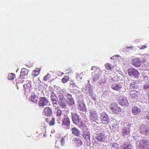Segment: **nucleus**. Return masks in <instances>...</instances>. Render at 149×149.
I'll return each instance as SVG.
<instances>
[{
	"mask_svg": "<svg viewBox=\"0 0 149 149\" xmlns=\"http://www.w3.org/2000/svg\"><path fill=\"white\" fill-rule=\"evenodd\" d=\"M70 118L67 114L66 113L64 114L63 118L62 120V126L66 127L67 129H69L70 128Z\"/></svg>",
	"mask_w": 149,
	"mask_h": 149,
	"instance_id": "f257e3e1",
	"label": "nucleus"
},
{
	"mask_svg": "<svg viewBox=\"0 0 149 149\" xmlns=\"http://www.w3.org/2000/svg\"><path fill=\"white\" fill-rule=\"evenodd\" d=\"M109 108L111 111L114 114H118L122 112L121 108L118 107V104L116 103L110 104Z\"/></svg>",
	"mask_w": 149,
	"mask_h": 149,
	"instance_id": "f03ea898",
	"label": "nucleus"
},
{
	"mask_svg": "<svg viewBox=\"0 0 149 149\" xmlns=\"http://www.w3.org/2000/svg\"><path fill=\"white\" fill-rule=\"evenodd\" d=\"M118 102L120 105L126 107L128 106L129 103L126 97L123 95L120 96L118 100Z\"/></svg>",
	"mask_w": 149,
	"mask_h": 149,
	"instance_id": "7ed1b4c3",
	"label": "nucleus"
},
{
	"mask_svg": "<svg viewBox=\"0 0 149 149\" xmlns=\"http://www.w3.org/2000/svg\"><path fill=\"white\" fill-rule=\"evenodd\" d=\"M128 73L130 77L134 78H138L139 75L138 71L132 68H129L128 70Z\"/></svg>",
	"mask_w": 149,
	"mask_h": 149,
	"instance_id": "20e7f679",
	"label": "nucleus"
},
{
	"mask_svg": "<svg viewBox=\"0 0 149 149\" xmlns=\"http://www.w3.org/2000/svg\"><path fill=\"white\" fill-rule=\"evenodd\" d=\"M140 133L145 135H149V127L146 125L142 124L139 127Z\"/></svg>",
	"mask_w": 149,
	"mask_h": 149,
	"instance_id": "39448f33",
	"label": "nucleus"
},
{
	"mask_svg": "<svg viewBox=\"0 0 149 149\" xmlns=\"http://www.w3.org/2000/svg\"><path fill=\"white\" fill-rule=\"evenodd\" d=\"M100 119L102 123L103 124H107L109 122L108 115L105 112H102L101 113Z\"/></svg>",
	"mask_w": 149,
	"mask_h": 149,
	"instance_id": "423d86ee",
	"label": "nucleus"
},
{
	"mask_svg": "<svg viewBox=\"0 0 149 149\" xmlns=\"http://www.w3.org/2000/svg\"><path fill=\"white\" fill-rule=\"evenodd\" d=\"M132 65L135 67H140L141 65V62L139 57H135L133 58L131 61Z\"/></svg>",
	"mask_w": 149,
	"mask_h": 149,
	"instance_id": "0eeeda50",
	"label": "nucleus"
},
{
	"mask_svg": "<svg viewBox=\"0 0 149 149\" xmlns=\"http://www.w3.org/2000/svg\"><path fill=\"white\" fill-rule=\"evenodd\" d=\"M50 97L51 100L52 102L53 106L56 107V105L58 104V98L53 91L51 93L50 95Z\"/></svg>",
	"mask_w": 149,
	"mask_h": 149,
	"instance_id": "6e6552de",
	"label": "nucleus"
},
{
	"mask_svg": "<svg viewBox=\"0 0 149 149\" xmlns=\"http://www.w3.org/2000/svg\"><path fill=\"white\" fill-rule=\"evenodd\" d=\"M40 98L38 102V105L40 107H43L47 104L48 101L47 98L44 97H40Z\"/></svg>",
	"mask_w": 149,
	"mask_h": 149,
	"instance_id": "1a4fd4ad",
	"label": "nucleus"
},
{
	"mask_svg": "<svg viewBox=\"0 0 149 149\" xmlns=\"http://www.w3.org/2000/svg\"><path fill=\"white\" fill-rule=\"evenodd\" d=\"M66 102L69 105H72L74 103V100L72 97V95L70 94H68L66 95Z\"/></svg>",
	"mask_w": 149,
	"mask_h": 149,
	"instance_id": "9d476101",
	"label": "nucleus"
},
{
	"mask_svg": "<svg viewBox=\"0 0 149 149\" xmlns=\"http://www.w3.org/2000/svg\"><path fill=\"white\" fill-rule=\"evenodd\" d=\"M96 138L98 141L100 142H103L106 139L105 134L104 133H99L97 134Z\"/></svg>",
	"mask_w": 149,
	"mask_h": 149,
	"instance_id": "9b49d317",
	"label": "nucleus"
},
{
	"mask_svg": "<svg viewBox=\"0 0 149 149\" xmlns=\"http://www.w3.org/2000/svg\"><path fill=\"white\" fill-rule=\"evenodd\" d=\"M78 108L80 111L83 112H86L87 109L84 103L81 101L78 102Z\"/></svg>",
	"mask_w": 149,
	"mask_h": 149,
	"instance_id": "f8f14e48",
	"label": "nucleus"
},
{
	"mask_svg": "<svg viewBox=\"0 0 149 149\" xmlns=\"http://www.w3.org/2000/svg\"><path fill=\"white\" fill-rule=\"evenodd\" d=\"M57 95L58 97V102L65 100L64 97L65 93L64 91L61 90L59 91L57 93Z\"/></svg>",
	"mask_w": 149,
	"mask_h": 149,
	"instance_id": "ddd939ff",
	"label": "nucleus"
},
{
	"mask_svg": "<svg viewBox=\"0 0 149 149\" xmlns=\"http://www.w3.org/2000/svg\"><path fill=\"white\" fill-rule=\"evenodd\" d=\"M129 95L130 97L133 99L137 98L139 95V93L138 91L133 90L130 91Z\"/></svg>",
	"mask_w": 149,
	"mask_h": 149,
	"instance_id": "4468645a",
	"label": "nucleus"
},
{
	"mask_svg": "<svg viewBox=\"0 0 149 149\" xmlns=\"http://www.w3.org/2000/svg\"><path fill=\"white\" fill-rule=\"evenodd\" d=\"M72 118L74 124H78L79 122V116L76 113H71Z\"/></svg>",
	"mask_w": 149,
	"mask_h": 149,
	"instance_id": "2eb2a0df",
	"label": "nucleus"
},
{
	"mask_svg": "<svg viewBox=\"0 0 149 149\" xmlns=\"http://www.w3.org/2000/svg\"><path fill=\"white\" fill-rule=\"evenodd\" d=\"M130 130L129 127H125L123 128L122 134L124 137L129 135L130 134Z\"/></svg>",
	"mask_w": 149,
	"mask_h": 149,
	"instance_id": "dca6fc26",
	"label": "nucleus"
},
{
	"mask_svg": "<svg viewBox=\"0 0 149 149\" xmlns=\"http://www.w3.org/2000/svg\"><path fill=\"white\" fill-rule=\"evenodd\" d=\"M132 114L134 115H137L140 113L141 109L136 106H134L132 108Z\"/></svg>",
	"mask_w": 149,
	"mask_h": 149,
	"instance_id": "f3484780",
	"label": "nucleus"
},
{
	"mask_svg": "<svg viewBox=\"0 0 149 149\" xmlns=\"http://www.w3.org/2000/svg\"><path fill=\"white\" fill-rule=\"evenodd\" d=\"M43 112L45 116H51L52 113V109L49 107H46L44 109Z\"/></svg>",
	"mask_w": 149,
	"mask_h": 149,
	"instance_id": "a211bd4d",
	"label": "nucleus"
},
{
	"mask_svg": "<svg viewBox=\"0 0 149 149\" xmlns=\"http://www.w3.org/2000/svg\"><path fill=\"white\" fill-rule=\"evenodd\" d=\"M89 116L91 119L92 120H95L97 119L98 116L96 111H91L89 113Z\"/></svg>",
	"mask_w": 149,
	"mask_h": 149,
	"instance_id": "6ab92c4d",
	"label": "nucleus"
},
{
	"mask_svg": "<svg viewBox=\"0 0 149 149\" xmlns=\"http://www.w3.org/2000/svg\"><path fill=\"white\" fill-rule=\"evenodd\" d=\"M121 149H132V146L127 142H124L120 145Z\"/></svg>",
	"mask_w": 149,
	"mask_h": 149,
	"instance_id": "aec40b11",
	"label": "nucleus"
},
{
	"mask_svg": "<svg viewBox=\"0 0 149 149\" xmlns=\"http://www.w3.org/2000/svg\"><path fill=\"white\" fill-rule=\"evenodd\" d=\"M111 88L114 90L118 91L121 89L122 87L120 84H118L116 83H114L111 85Z\"/></svg>",
	"mask_w": 149,
	"mask_h": 149,
	"instance_id": "412c9836",
	"label": "nucleus"
},
{
	"mask_svg": "<svg viewBox=\"0 0 149 149\" xmlns=\"http://www.w3.org/2000/svg\"><path fill=\"white\" fill-rule=\"evenodd\" d=\"M72 132L75 136H79L80 134V132L76 127H74L71 129Z\"/></svg>",
	"mask_w": 149,
	"mask_h": 149,
	"instance_id": "4be33fe9",
	"label": "nucleus"
},
{
	"mask_svg": "<svg viewBox=\"0 0 149 149\" xmlns=\"http://www.w3.org/2000/svg\"><path fill=\"white\" fill-rule=\"evenodd\" d=\"M54 111L55 113L57 116H60L62 114V111L60 109V107H58L54 109Z\"/></svg>",
	"mask_w": 149,
	"mask_h": 149,
	"instance_id": "5701e85b",
	"label": "nucleus"
},
{
	"mask_svg": "<svg viewBox=\"0 0 149 149\" xmlns=\"http://www.w3.org/2000/svg\"><path fill=\"white\" fill-rule=\"evenodd\" d=\"M149 141L147 140H143L140 141L139 146L149 147Z\"/></svg>",
	"mask_w": 149,
	"mask_h": 149,
	"instance_id": "b1692460",
	"label": "nucleus"
},
{
	"mask_svg": "<svg viewBox=\"0 0 149 149\" xmlns=\"http://www.w3.org/2000/svg\"><path fill=\"white\" fill-rule=\"evenodd\" d=\"M59 106L65 109L67 107V104L65 100L58 101Z\"/></svg>",
	"mask_w": 149,
	"mask_h": 149,
	"instance_id": "393cba45",
	"label": "nucleus"
},
{
	"mask_svg": "<svg viewBox=\"0 0 149 149\" xmlns=\"http://www.w3.org/2000/svg\"><path fill=\"white\" fill-rule=\"evenodd\" d=\"M38 99V97L35 95H32L29 97V100L31 102L35 103L37 102Z\"/></svg>",
	"mask_w": 149,
	"mask_h": 149,
	"instance_id": "a878e982",
	"label": "nucleus"
},
{
	"mask_svg": "<svg viewBox=\"0 0 149 149\" xmlns=\"http://www.w3.org/2000/svg\"><path fill=\"white\" fill-rule=\"evenodd\" d=\"M83 137L86 140L88 141L90 140V133L89 132L85 131L83 134Z\"/></svg>",
	"mask_w": 149,
	"mask_h": 149,
	"instance_id": "bb28decb",
	"label": "nucleus"
},
{
	"mask_svg": "<svg viewBox=\"0 0 149 149\" xmlns=\"http://www.w3.org/2000/svg\"><path fill=\"white\" fill-rule=\"evenodd\" d=\"M138 87V83L135 82H132L130 85V88L131 89L137 88Z\"/></svg>",
	"mask_w": 149,
	"mask_h": 149,
	"instance_id": "cd10ccee",
	"label": "nucleus"
},
{
	"mask_svg": "<svg viewBox=\"0 0 149 149\" xmlns=\"http://www.w3.org/2000/svg\"><path fill=\"white\" fill-rule=\"evenodd\" d=\"M40 70L38 68H36L32 72V75L34 77L37 76L40 73Z\"/></svg>",
	"mask_w": 149,
	"mask_h": 149,
	"instance_id": "c85d7f7f",
	"label": "nucleus"
},
{
	"mask_svg": "<svg viewBox=\"0 0 149 149\" xmlns=\"http://www.w3.org/2000/svg\"><path fill=\"white\" fill-rule=\"evenodd\" d=\"M77 125H78V127L82 130L84 129L85 127H86L84 124V123L83 121L81 120L80 121H79V123Z\"/></svg>",
	"mask_w": 149,
	"mask_h": 149,
	"instance_id": "c756f323",
	"label": "nucleus"
},
{
	"mask_svg": "<svg viewBox=\"0 0 149 149\" xmlns=\"http://www.w3.org/2000/svg\"><path fill=\"white\" fill-rule=\"evenodd\" d=\"M69 80V78L68 76H65L61 79L62 82L64 84L66 83Z\"/></svg>",
	"mask_w": 149,
	"mask_h": 149,
	"instance_id": "7c9ffc66",
	"label": "nucleus"
},
{
	"mask_svg": "<svg viewBox=\"0 0 149 149\" xmlns=\"http://www.w3.org/2000/svg\"><path fill=\"white\" fill-rule=\"evenodd\" d=\"M23 86L25 89L30 90L31 89V85L30 83H28L26 84H24Z\"/></svg>",
	"mask_w": 149,
	"mask_h": 149,
	"instance_id": "2f4dec72",
	"label": "nucleus"
},
{
	"mask_svg": "<svg viewBox=\"0 0 149 149\" xmlns=\"http://www.w3.org/2000/svg\"><path fill=\"white\" fill-rule=\"evenodd\" d=\"M112 149H119V145L116 143H113L111 146Z\"/></svg>",
	"mask_w": 149,
	"mask_h": 149,
	"instance_id": "473e14b6",
	"label": "nucleus"
},
{
	"mask_svg": "<svg viewBox=\"0 0 149 149\" xmlns=\"http://www.w3.org/2000/svg\"><path fill=\"white\" fill-rule=\"evenodd\" d=\"M15 78V75L13 73L9 74L8 76V79L9 80H13Z\"/></svg>",
	"mask_w": 149,
	"mask_h": 149,
	"instance_id": "72a5a7b5",
	"label": "nucleus"
},
{
	"mask_svg": "<svg viewBox=\"0 0 149 149\" xmlns=\"http://www.w3.org/2000/svg\"><path fill=\"white\" fill-rule=\"evenodd\" d=\"M100 77V74L98 73L95 74L93 75V79L94 81L97 80Z\"/></svg>",
	"mask_w": 149,
	"mask_h": 149,
	"instance_id": "f704fd0d",
	"label": "nucleus"
},
{
	"mask_svg": "<svg viewBox=\"0 0 149 149\" xmlns=\"http://www.w3.org/2000/svg\"><path fill=\"white\" fill-rule=\"evenodd\" d=\"M27 69H22L20 73V75L22 76H24L27 74Z\"/></svg>",
	"mask_w": 149,
	"mask_h": 149,
	"instance_id": "c9c22d12",
	"label": "nucleus"
},
{
	"mask_svg": "<svg viewBox=\"0 0 149 149\" xmlns=\"http://www.w3.org/2000/svg\"><path fill=\"white\" fill-rule=\"evenodd\" d=\"M55 123V119L54 117L52 118V120L49 123L50 126H52L54 125Z\"/></svg>",
	"mask_w": 149,
	"mask_h": 149,
	"instance_id": "e433bc0d",
	"label": "nucleus"
},
{
	"mask_svg": "<svg viewBox=\"0 0 149 149\" xmlns=\"http://www.w3.org/2000/svg\"><path fill=\"white\" fill-rule=\"evenodd\" d=\"M106 68L108 70H111V65L108 63H107L105 64V65Z\"/></svg>",
	"mask_w": 149,
	"mask_h": 149,
	"instance_id": "4c0bfd02",
	"label": "nucleus"
},
{
	"mask_svg": "<svg viewBox=\"0 0 149 149\" xmlns=\"http://www.w3.org/2000/svg\"><path fill=\"white\" fill-rule=\"evenodd\" d=\"M51 76L49 74H47L44 77V80L45 81H47L49 80Z\"/></svg>",
	"mask_w": 149,
	"mask_h": 149,
	"instance_id": "58836bf2",
	"label": "nucleus"
},
{
	"mask_svg": "<svg viewBox=\"0 0 149 149\" xmlns=\"http://www.w3.org/2000/svg\"><path fill=\"white\" fill-rule=\"evenodd\" d=\"M143 88L144 90H148V91L149 90V83L146 84L143 86Z\"/></svg>",
	"mask_w": 149,
	"mask_h": 149,
	"instance_id": "ea45409f",
	"label": "nucleus"
},
{
	"mask_svg": "<svg viewBox=\"0 0 149 149\" xmlns=\"http://www.w3.org/2000/svg\"><path fill=\"white\" fill-rule=\"evenodd\" d=\"M145 119L147 124L149 125V113L146 114Z\"/></svg>",
	"mask_w": 149,
	"mask_h": 149,
	"instance_id": "a19ab883",
	"label": "nucleus"
},
{
	"mask_svg": "<svg viewBox=\"0 0 149 149\" xmlns=\"http://www.w3.org/2000/svg\"><path fill=\"white\" fill-rule=\"evenodd\" d=\"M139 149H149V147L147 146H139Z\"/></svg>",
	"mask_w": 149,
	"mask_h": 149,
	"instance_id": "79ce46f5",
	"label": "nucleus"
},
{
	"mask_svg": "<svg viewBox=\"0 0 149 149\" xmlns=\"http://www.w3.org/2000/svg\"><path fill=\"white\" fill-rule=\"evenodd\" d=\"M64 143V138L63 137H62L61 139V143L63 144V145Z\"/></svg>",
	"mask_w": 149,
	"mask_h": 149,
	"instance_id": "37998d69",
	"label": "nucleus"
},
{
	"mask_svg": "<svg viewBox=\"0 0 149 149\" xmlns=\"http://www.w3.org/2000/svg\"><path fill=\"white\" fill-rule=\"evenodd\" d=\"M147 60L145 57H144L143 58L141 62L143 63H144L146 62Z\"/></svg>",
	"mask_w": 149,
	"mask_h": 149,
	"instance_id": "c03bdc74",
	"label": "nucleus"
},
{
	"mask_svg": "<svg viewBox=\"0 0 149 149\" xmlns=\"http://www.w3.org/2000/svg\"><path fill=\"white\" fill-rule=\"evenodd\" d=\"M146 47V46L145 45H143L141 47H140L139 49H144Z\"/></svg>",
	"mask_w": 149,
	"mask_h": 149,
	"instance_id": "a18cd8bd",
	"label": "nucleus"
},
{
	"mask_svg": "<svg viewBox=\"0 0 149 149\" xmlns=\"http://www.w3.org/2000/svg\"><path fill=\"white\" fill-rule=\"evenodd\" d=\"M147 93L148 95V96L149 99V91H147Z\"/></svg>",
	"mask_w": 149,
	"mask_h": 149,
	"instance_id": "49530a36",
	"label": "nucleus"
},
{
	"mask_svg": "<svg viewBox=\"0 0 149 149\" xmlns=\"http://www.w3.org/2000/svg\"><path fill=\"white\" fill-rule=\"evenodd\" d=\"M95 68V67L93 66L91 68V70H93Z\"/></svg>",
	"mask_w": 149,
	"mask_h": 149,
	"instance_id": "de8ad7c7",
	"label": "nucleus"
},
{
	"mask_svg": "<svg viewBox=\"0 0 149 149\" xmlns=\"http://www.w3.org/2000/svg\"><path fill=\"white\" fill-rule=\"evenodd\" d=\"M47 120H48V119H46V121H47V122H48V121H47Z\"/></svg>",
	"mask_w": 149,
	"mask_h": 149,
	"instance_id": "09e8293b",
	"label": "nucleus"
},
{
	"mask_svg": "<svg viewBox=\"0 0 149 149\" xmlns=\"http://www.w3.org/2000/svg\"><path fill=\"white\" fill-rule=\"evenodd\" d=\"M132 48V47L131 46L130 47V48Z\"/></svg>",
	"mask_w": 149,
	"mask_h": 149,
	"instance_id": "8fccbe9b",
	"label": "nucleus"
},
{
	"mask_svg": "<svg viewBox=\"0 0 149 149\" xmlns=\"http://www.w3.org/2000/svg\"><path fill=\"white\" fill-rule=\"evenodd\" d=\"M72 85H74V84H72Z\"/></svg>",
	"mask_w": 149,
	"mask_h": 149,
	"instance_id": "3c124183",
	"label": "nucleus"
}]
</instances>
